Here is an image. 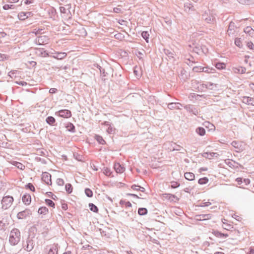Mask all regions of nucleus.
Masks as SVG:
<instances>
[{
  "label": "nucleus",
  "mask_w": 254,
  "mask_h": 254,
  "mask_svg": "<svg viewBox=\"0 0 254 254\" xmlns=\"http://www.w3.org/2000/svg\"><path fill=\"white\" fill-rule=\"evenodd\" d=\"M21 234L19 230L17 229H13L9 235V241L11 245H16L20 242Z\"/></svg>",
  "instance_id": "1"
},
{
  "label": "nucleus",
  "mask_w": 254,
  "mask_h": 254,
  "mask_svg": "<svg viewBox=\"0 0 254 254\" xmlns=\"http://www.w3.org/2000/svg\"><path fill=\"white\" fill-rule=\"evenodd\" d=\"M14 201L13 197L10 195H6L3 197L1 201V208L3 210L8 209L12 204Z\"/></svg>",
  "instance_id": "2"
},
{
  "label": "nucleus",
  "mask_w": 254,
  "mask_h": 254,
  "mask_svg": "<svg viewBox=\"0 0 254 254\" xmlns=\"http://www.w3.org/2000/svg\"><path fill=\"white\" fill-rule=\"evenodd\" d=\"M42 179L46 184L48 185H52L51 175L47 172H44L42 174Z\"/></svg>",
  "instance_id": "3"
},
{
  "label": "nucleus",
  "mask_w": 254,
  "mask_h": 254,
  "mask_svg": "<svg viewBox=\"0 0 254 254\" xmlns=\"http://www.w3.org/2000/svg\"><path fill=\"white\" fill-rule=\"evenodd\" d=\"M33 14L31 12H21L18 14V17L20 20H24L28 17H31Z\"/></svg>",
  "instance_id": "4"
},
{
  "label": "nucleus",
  "mask_w": 254,
  "mask_h": 254,
  "mask_svg": "<svg viewBox=\"0 0 254 254\" xmlns=\"http://www.w3.org/2000/svg\"><path fill=\"white\" fill-rule=\"evenodd\" d=\"M58 113L59 116L64 118H69L71 116V112L68 110H61Z\"/></svg>",
  "instance_id": "5"
},
{
  "label": "nucleus",
  "mask_w": 254,
  "mask_h": 254,
  "mask_svg": "<svg viewBox=\"0 0 254 254\" xmlns=\"http://www.w3.org/2000/svg\"><path fill=\"white\" fill-rule=\"evenodd\" d=\"M48 254H58V245L53 244L48 246Z\"/></svg>",
  "instance_id": "6"
},
{
  "label": "nucleus",
  "mask_w": 254,
  "mask_h": 254,
  "mask_svg": "<svg viewBox=\"0 0 254 254\" xmlns=\"http://www.w3.org/2000/svg\"><path fill=\"white\" fill-rule=\"evenodd\" d=\"M54 54L52 57L59 60L64 59L67 56V54L65 52H55Z\"/></svg>",
  "instance_id": "7"
},
{
  "label": "nucleus",
  "mask_w": 254,
  "mask_h": 254,
  "mask_svg": "<svg viewBox=\"0 0 254 254\" xmlns=\"http://www.w3.org/2000/svg\"><path fill=\"white\" fill-rule=\"evenodd\" d=\"M114 169L117 173H123L125 171V167L119 163H115Z\"/></svg>",
  "instance_id": "8"
},
{
  "label": "nucleus",
  "mask_w": 254,
  "mask_h": 254,
  "mask_svg": "<svg viewBox=\"0 0 254 254\" xmlns=\"http://www.w3.org/2000/svg\"><path fill=\"white\" fill-rule=\"evenodd\" d=\"M212 233L214 236L220 238H226L229 236L227 234L222 233L217 230H213Z\"/></svg>",
  "instance_id": "9"
},
{
  "label": "nucleus",
  "mask_w": 254,
  "mask_h": 254,
  "mask_svg": "<svg viewBox=\"0 0 254 254\" xmlns=\"http://www.w3.org/2000/svg\"><path fill=\"white\" fill-rule=\"evenodd\" d=\"M22 200L25 204L29 205L31 202V195L29 194H25L22 196Z\"/></svg>",
  "instance_id": "10"
},
{
  "label": "nucleus",
  "mask_w": 254,
  "mask_h": 254,
  "mask_svg": "<svg viewBox=\"0 0 254 254\" xmlns=\"http://www.w3.org/2000/svg\"><path fill=\"white\" fill-rule=\"evenodd\" d=\"M232 145L233 147L239 149V150H242L243 147L241 142L237 141H233L232 142Z\"/></svg>",
  "instance_id": "11"
},
{
  "label": "nucleus",
  "mask_w": 254,
  "mask_h": 254,
  "mask_svg": "<svg viewBox=\"0 0 254 254\" xmlns=\"http://www.w3.org/2000/svg\"><path fill=\"white\" fill-rule=\"evenodd\" d=\"M185 178L189 181H193L195 179V175L191 172H187L185 173Z\"/></svg>",
  "instance_id": "12"
},
{
  "label": "nucleus",
  "mask_w": 254,
  "mask_h": 254,
  "mask_svg": "<svg viewBox=\"0 0 254 254\" xmlns=\"http://www.w3.org/2000/svg\"><path fill=\"white\" fill-rule=\"evenodd\" d=\"M244 32L249 34L252 37H254V30L250 26H247L245 29Z\"/></svg>",
  "instance_id": "13"
},
{
  "label": "nucleus",
  "mask_w": 254,
  "mask_h": 254,
  "mask_svg": "<svg viewBox=\"0 0 254 254\" xmlns=\"http://www.w3.org/2000/svg\"><path fill=\"white\" fill-rule=\"evenodd\" d=\"M11 164L16 167L17 168L20 170H24L25 169V166L23 165L22 163L13 161L11 162Z\"/></svg>",
  "instance_id": "14"
},
{
  "label": "nucleus",
  "mask_w": 254,
  "mask_h": 254,
  "mask_svg": "<svg viewBox=\"0 0 254 254\" xmlns=\"http://www.w3.org/2000/svg\"><path fill=\"white\" fill-rule=\"evenodd\" d=\"M38 213L41 215H46L49 212L48 209L46 207H41L39 208Z\"/></svg>",
  "instance_id": "15"
},
{
  "label": "nucleus",
  "mask_w": 254,
  "mask_h": 254,
  "mask_svg": "<svg viewBox=\"0 0 254 254\" xmlns=\"http://www.w3.org/2000/svg\"><path fill=\"white\" fill-rule=\"evenodd\" d=\"M120 204L123 207H131V204L129 201H127L124 200H121L120 202Z\"/></svg>",
  "instance_id": "16"
},
{
  "label": "nucleus",
  "mask_w": 254,
  "mask_h": 254,
  "mask_svg": "<svg viewBox=\"0 0 254 254\" xmlns=\"http://www.w3.org/2000/svg\"><path fill=\"white\" fill-rule=\"evenodd\" d=\"M28 214V212H27L26 210L23 211L21 212H19L17 215V217L18 219H23L27 216V215Z\"/></svg>",
  "instance_id": "17"
},
{
  "label": "nucleus",
  "mask_w": 254,
  "mask_h": 254,
  "mask_svg": "<svg viewBox=\"0 0 254 254\" xmlns=\"http://www.w3.org/2000/svg\"><path fill=\"white\" fill-rule=\"evenodd\" d=\"M238 1L243 4H251L254 3V0H237Z\"/></svg>",
  "instance_id": "18"
},
{
  "label": "nucleus",
  "mask_w": 254,
  "mask_h": 254,
  "mask_svg": "<svg viewBox=\"0 0 254 254\" xmlns=\"http://www.w3.org/2000/svg\"><path fill=\"white\" fill-rule=\"evenodd\" d=\"M209 181V179L207 177L200 178L198 180V183L200 185L206 184Z\"/></svg>",
  "instance_id": "19"
},
{
  "label": "nucleus",
  "mask_w": 254,
  "mask_h": 254,
  "mask_svg": "<svg viewBox=\"0 0 254 254\" xmlns=\"http://www.w3.org/2000/svg\"><path fill=\"white\" fill-rule=\"evenodd\" d=\"M215 67L218 69H223L226 68V64L224 63H218L215 64Z\"/></svg>",
  "instance_id": "20"
},
{
  "label": "nucleus",
  "mask_w": 254,
  "mask_h": 254,
  "mask_svg": "<svg viewBox=\"0 0 254 254\" xmlns=\"http://www.w3.org/2000/svg\"><path fill=\"white\" fill-rule=\"evenodd\" d=\"M196 132L201 136L204 135L205 134L204 128L201 127H199L196 128Z\"/></svg>",
  "instance_id": "21"
},
{
  "label": "nucleus",
  "mask_w": 254,
  "mask_h": 254,
  "mask_svg": "<svg viewBox=\"0 0 254 254\" xmlns=\"http://www.w3.org/2000/svg\"><path fill=\"white\" fill-rule=\"evenodd\" d=\"M89 207L90 210L94 212L97 213L98 211V208L93 203H89Z\"/></svg>",
  "instance_id": "22"
},
{
  "label": "nucleus",
  "mask_w": 254,
  "mask_h": 254,
  "mask_svg": "<svg viewBox=\"0 0 254 254\" xmlns=\"http://www.w3.org/2000/svg\"><path fill=\"white\" fill-rule=\"evenodd\" d=\"M246 68L243 67H239L234 68V71L236 73H244L246 72Z\"/></svg>",
  "instance_id": "23"
},
{
  "label": "nucleus",
  "mask_w": 254,
  "mask_h": 254,
  "mask_svg": "<svg viewBox=\"0 0 254 254\" xmlns=\"http://www.w3.org/2000/svg\"><path fill=\"white\" fill-rule=\"evenodd\" d=\"M235 44L237 46H238L239 48H242L243 47L242 42L240 38H236L235 40Z\"/></svg>",
  "instance_id": "24"
},
{
  "label": "nucleus",
  "mask_w": 254,
  "mask_h": 254,
  "mask_svg": "<svg viewBox=\"0 0 254 254\" xmlns=\"http://www.w3.org/2000/svg\"><path fill=\"white\" fill-rule=\"evenodd\" d=\"M138 213L140 215H144L147 214V210L145 208H139Z\"/></svg>",
  "instance_id": "25"
},
{
  "label": "nucleus",
  "mask_w": 254,
  "mask_h": 254,
  "mask_svg": "<svg viewBox=\"0 0 254 254\" xmlns=\"http://www.w3.org/2000/svg\"><path fill=\"white\" fill-rule=\"evenodd\" d=\"M95 139L96 140L101 144H104L105 143V141L103 139L102 136L99 135H96Z\"/></svg>",
  "instance_id": "26"
},
{
  "label": "nucleus",
  "mask_w": 254,
  "mask_h": 254,
  "mask_svg": "<svg viewBox=\"0 0 254 254\" xmlns=\"http://www.w3.org/2000/svg\"><path fill=\"white\" fill-rule=\"evenodd\" d=\"M142 37L146 40V41L148 42V39L149 37V34L147 31H143L141 34Z\"/></svg>",
  "instance_id": "27"
},
{
  "label": "nucleus",
  "mask_w": 254,
  "mask_h": 254,
  "mask_svg": "<svg viewBox=\"0 0 254 254\" xmlns=\"http://www.w3.org/2000/svg\"><path fill=\"white\" fill-rule=\"evenodd\" d=\"M46 122L49 125H53L55 122V119L53 117H48L46 119Z\"/></svg>",
  "instance_id": "28"
},
{
  "label": "nucleus",
  "mask_w": 254,
  "mask_h": 254,
  "mask_svg": "<svg viewBox=\"0 0 254 254\" xmlns=\"http://www.w3.org/2000/svg\"><path fill=\"white\" fill-rule=\"evenodd\" d=\"M46 203L47 205L52 208H55V203L51 199H47L45 200Z\"/></svg>",
  "instance_id": "29"
},
{
  "label": "nucleus",
  "mask_w": 254,
  "mask_h": 254,
  "mask_svg": "<svg viewBox=\"0 0 254 254\" xmlns=\"http://www.w3.org/2000/svg\"><path fill=\"white\" fill-rule=\"evenodd\" d=\"M192 70L194 72H201V71H204V67L201 66H194L192 68Z\"/></svg>",
  "instance_id": "30"
},
{
  "label": "nucleus",
  "mask_w": 254,
  "mask_h": 254,
  "mask_svg": "<svg viewBox=\"0 0 254 254\" xmlns=\"http://www.w3.org/2000/svg\"><path fill=\"white\" fill-rule=\"evenodd\" d=\"M85 193L88 197H92L93 195L92 191L89 189H86L85 190Z\"/></svg>",
  "instance_id": "31"
},
{
  "label": "nucleus",
  "mask_w": 254,
  "mask_h": 254,
  "mask_svg": "<svg viewBox=\"0 0 254 254\" xmlns=\"http://www.w3.org/2000/svg\"><path fill=\"white\" fill-rule=\"evenodd\" d=\"M65 190L68 193H71L72 190V187L70 184H67L65 185Z\"/></svg>",
  "instance_id": "32"
},
{
  "label": "nucleus",
  "mask_w": 254,
  "mask_h": 254,
  "mask_svg": "<svg viewBox=\"0 0 254 254\" xmlns=\"http://www.w3.org/2000/svg\"><path fill=\"white\" fill-rule=\"evenodd\" d=\"M103 173L107 176H111L112 174V172L110 169L107 168L104 169Z\"/></svg>",
  "instance_id": "33"
},
{
  "label": "nucleus",
  "mask_w": 254,
  "mask_h": 254,
  "mask_svg": "<svg viewBox=\"0 0 254 254\" xmlns=\"http://www.w3.org/2000/svg\"><path fill=\"white\" fill-rule=\"evenodd\" d=\"M244 98L247 100V102L249 104H251L252 105L254 106V100L253 98H251L250 97H244Z\"/></svg>",
  "instance_id": "34"
},
{
  "label": "nucleus",
  "mask_w": 254,
  "mask_h": 254,
  "mask_svg": "<svg viewBox=\"0 0 254 254\" xmlns=\"http://www.w3.org/2000/svg\"><path fill=\"white\" fill-rule=\"evenodd\" d=\"M66 127L69 131H73L74 129V126L71 123H68Z\"/></svg>",
  "instance_id": "35"
},
{
  "label": "nucleus",
  "mask_w": 254,
  "mask_h": 254,
  "mask_svg": "<svg viewBox=\"0 0 254 254\" xmlns=\"http://www.w3.org/2000/svg\"><path fill=\"white\" fill-rule=\"evenodd\" d=\"M207 154V157L209 158V159L211 158V157H213L214 156H216V157H217L218 156V154L214 152H211L209 153H206Z\"/></svg>",
  "instance_id": "36"
},
{
  "label": "nucleus",
  "mask_w": 254,
  "mask_h": 254,
  "mask_svg": "<svg viewBox=\"0 0 254 254\" xmlns=\"http://www.w3.org/2000/svg\"><path fill=\"white\" fill-rule=\"evenodd\" d=\"M121 5H118V7H114L113 9V11L116 13H121L122 12V10L121 7Z\"/></svg>",
  "instance_id": "37"
},
{
  "label": "nucleus",
  "mask_w": 254,
  "mask_h": 254,
  "mask_svg": "<svg viewBox=\"0 0 254 254\" xmlns=\"http://www.w3.org/2000/svg\"><path fill=\"white\" fill-rule=\"evenodd\" d=\"M57 183L59 186H63L64 184V182L62 179L59 178L57 180Z\"/></svg>",
  "instance_id": "38"
},
{
  "label": "nucleus",
  "mask_w": 254,
  "mask_h": 254,
  "mask_svg": "<svg viewBox=\"0 0 254 254\" xmlns=\"http://www.w3.org/2000/svg\"><path fill=\"white\" fill-rule=\"evenodd\" d=\"M26 187L28 189H29L31 191H35V188L34 186L31 184L29 183L27 186Z\"/></svg>",
  "instance_id": "39"
},
{
  "label": "nucleus",
  "mask_w": 254,
  "mask_h": 254,
  "mask_svg": "<svg viewBox=\"0 0 254 254\" xmlns=\"http://www.w3.org/2000/svg\"><path fill=\"white\" fill-rule=\"evenodd\" d=\"M247 46L251 50H253L254 49V45L251 42H249L247 43Z\"/></svg>",
  "instance_id": "40"
},
{
  "label": "nucleus",
  "mask_w": 254,
  "mask_h": 254,
  "mask_svg": "<svg viewBox=\"0 0 254 254\" xmlns=\"http://www.w3.org/2000/svg\"><path fill=\"white\" fill-rule=\"evenodd\" d=\"M211 203L210 201L203 202L201 204V206L206 207L210 205Z\"/></svg>",
  "instance_id": "41"
},
{
  "label": "nucleus",
  "mask_w": 254,
  "mask_h": 254,
  "mask_svg": "<svg viewBox=\"0 0 254 254\" xmlns=\"http://www.w3.org/2000/svg\"><path fill=\"white\" fill-rule=\"evenodd\" d=\"M131 188L134 190H140V189L141 188V187L139 186H136V185H132L131 187Z\"/></svg>",
  "instance_id": "42"
},
{
  "label": "nucleus",
  "mask_w": 254,
  "mask_h": 254,
  "mask_svg": "<svg viewBox=\"0 0 254 254\" xmlns=\"http://www.w3.org/2000/svg\"><path fill=\"white\" fill-rule=\"evenodd\" d=\"M12 6V5L5 4L3 5V8L4 9L7 10L9 8H11Z\"/></svg>",
  "instance_id": "43"
},
{
  "label": "nucleus",
  "mask_w": 254,
  "mask_h": 254,
  "mask_svg": "<svg viewBox=\"0 0 254 254\" xmlns=\"http://www.w3.org/2000/svg\"><path fill=\"white\" fill-rule=\"evenodd\" d=\"M177 106L176 103H170L168 105V107L170 109H172L175 108V107Z\"/></svg>",
  "instance_id": "44"
},
{
  "label": "nucleus",
  "mask_w": 254,
  "mask_h": 254,
  "mask_svg": "<svg viewBox=\"0 0 254 254\" xmlns=\"http://www.w3.org/2000/svg\"><path fill=\"white\" fill-rule=\"evenodd\" d=\"M62 209H63L64 210H66L68 208V206H67V205L65 203H63L62 204Z\"/></svg>",
  "instance_id": "45"
},
{
  "label": "nucleus",
  "mask_w": 254,
  "mask_h": 254,
  "mask_svg": "<svg viewBox=\"0 0 254 254\" xmlns=\"http://www.w3.org/2000/svg\"><path fill=\"white\" fill-rule=\"evenodd\" d=\"M114 130L115 129L111 127H109L108 129H107V131L110 133H113V132H114Z\"/></svg>",
  "instance_id": "46"
},
{
  "label": "nucleus",
  "mask_w": 254,
  "mask_h": 254,
  "mask_svg": "<svg viewBox=\"0 0 254 254\" xmlns=\"http://www.w3.org/2000/svg\"><path fill=\"white\" fill-rule=\"evenodd\" d=\"M179 186V184L177 182H173L172 183V187L173 188H176Z\"/></svg>",
  "instance_id": "47"
},
{
  "label": "nucleus",
  "mask_w": 254,
  "mask_h": 254,
  "mask_svg": "<svg viewBox=\"0 0 254 254\" xmlns=\"http://www.w3.org/2000/svg\"><path fill=\"white\" fill-rule=\"evenodd\" d=\"M57 91V89L56 88H51L49 90V92L50 93H52V94H53V93H55L56 92V91Z\"/></svg>",
  "instance_id": "48"
},
{
  "label": "nucleus",
  "mask_w": 254,
  "mask_h": 254,
  "mask_svg": "<svg viewBox=\"0 0 254 254\" xmlns=\"http://www.w3.org/2000/svg\"><path fill=\"white\" fill-rule=\"evenodd\" d=\"M207 170V168H205V167H202V168H200L199 169V173H202V172H204V171H206Z\"/></svg>",
  "instance_id": "49"
},
{
  "label": "nucleus",
  "mask_w": 254,
  "mask_h": 254,
  "mask_svg": "<svg viewBox=\"0 0 254 254\" xmlns=\"http://www.w3.org/2000/svg\"><path fill=\"white\" fill-rule=\"evenodd\" d=\"M236 181L237 182L239 185H240L242 183V178H237Z\"/></svg>",
  "instance_id": "50"
},
{
  "label": "nucleus",
  "mask_w": 254,
  "mask_h": 254,
  "mask_svg": "<svg viewBox=\"0 0 254 254\" xmlns=\"http://www.w3.org/2000/svg\"><path fill=\"white\" fill-rule=\"evenodd\" d=\"M33 2V0H25L24 1L25 4H29Z\"/></svg>",
  "instance_id": "51"
},
{
  "label": "nucleus",
  "mask_w": 254,
  "mask_h": 254,
  "mask_svg": "<svg viewBox=\"0 0 254 254\" xmlns=\"http://www.w3.org/2000/svg\"><path fill=\"white\" fill-rule=\"evenodd\" d=\"M249 86L251 89L254 91V83H251L250 84Z\"/></svg>",
  "instance_id": "52"
},
{
  "label": "nucleus",
  "mask_w": 254,
  "mask_h": 254,
  "mask_svg": "<svg viewBox=\"0 0 254 254\" xmlns=\"http://www.w3.org/2000/svg\"><path fill=\"white\" fill-rule=\"evenodd\" d=\"M5 0L8 2H12V3L17 2L18 1V0Z\"/></svg>",
  "instance_id": "53"
},
{
  "label": "nucleus",
  "mask_w": 254,
  "mask_h": 254,
  "mask_svg": "<svg viewBox=\"0 0 254 254\" xmlns=\"http://www.w3.org/2000/svg\"><path fill=\"white\" fill-rule=\"evenodd\" d=\"M244 181L246 182V184L247 185V184H249L250 183V181L249 179H246L244 180Z\"/></svg>",
  "instance_id": "54"
},
{
  "label": "nucleus",
  "mask_w": 254,
  "mask_h": 254,
  "mask_svg": "<svg viewBox=\"0 0 254 254\" xmlns=\"http://www.w3.org/2000/svg\"><path fill=\"white\" fill-rule=\"evenodd\" d=\"M127 195L132 196L136 198H139V197L136 194L128 193V194H127Z\"/></svg>",
  "instance_id": "55"
},
{
  "label": "nucleus",
  "mask_w": 254,
  "mask_h": 254,
  "mask_svg": "<svg viewBox=\"0 0 254 254\" xmlns=\"http://www.w3.org/2000/svg\"><path fill=\"white\" fill-rule=\"evenodd\" d=\"M115 36L117 39H120V37L121 36V35L120 34H116Z\"/></svg>",
  "instance_id": "56"
},
{
  "label": "nucleus",
  "mask_w": 254,
  "mask_h": 254,
  "mask_svg": "<svg viewBox=\"0 0 254 254\" xmlns=\"http://www.w3.org/2000/svg\"><path fill=\"white\" fill-rule=\"evenodd\" d=\"M32 248V247H29V245H28L27 247V250L30 251Z\"/></svg>",
  "instance_id": "57"
},
{
  "label": "nucleus",
  "mask_w": 254,
  "mask_h": 254,
  "mask_svg": "<svg viewBox=\"0 0 254 254\" xmlns=\"http://www.w3.org/2000/svg\"><path fill=\"white\" fill-rule=\"evenodd\" d=\"M210 125L211 126V127H212V128H211V129H213V130H214V128H215V127H214L213 125H212V124H210Z\"/></svg>",
  "instance_id": "58"
},
{
  "label": "nucleus",
  "mask_w": 254,
  "mask_h": 254,
  "mask_svg": "<svg viewBox=\"0 0 254 254\" xmlns=\"http://www.w3.org/2000/svg\"><path fill=\"white\" fill-rule=\"evenodd\" d=\"M215 254H224L222 252H216L215 253Z\"/></svg>",
  "instance_id": "59"
},
{
  "label": "nucleus",
  "mask_w": 254,
  "mask_h": 254,
  "mask_svg": "<svg viewBox=\"0 0 254 254\" xmlns=\"http://www.w3.org/2000/svg\"><path fill=\"white\" fill-rule=\"evenodd\" d=\"M207 68H205L204 67V69H206ZM201 72H203V71H201ZM203 72H209V71H207V69H204V71H203Z\"/></svg>",
  "instance_id": "60"
},
{
  "label": "nucleus",
  "mask_w": 254,
  "mask_h": 254,
  "mask_svg": "<svg viewBox=\"0 0 254 254\" xmlns=\"http://www.w3.org/2000/svg\"><path fill=\"white\" fill-rule=\"evenodd\" d=\"M63 254H69L67 253H65Z\"/></svg>",
  "instance_id": "61"
},
{
  "label": "nucleus",
  "mask_w": 254,
  "mask_h": 254,
  "mask_svg": "<svg viewBox=\"0 0 254 254\" xmlns=\"http://www.w3.org/2000/svg\"><path fill=\"white\" fill-rule=\"evenodd\" d=\"M33 63H34V64H36V62H33Z\"/></svg>",
  "instance_id": "62"
},
{
  "label": "nucleus",
  "mask_w": 254,
  "mask_h": 254,
  "mask_svg": "<svg viewBox=\"0 0 254 254\" xmlns=\"http://www.w3.org/2000/svg\"><path fill=\"white\" fill-rule=\"evenodd\" d=\"M134 72L137 73V71H136V70H134Z\"/></svg>",
  "instance_id": "63"
},
{
  "label": "nucleus",
  "mask_w": 254,
  "mask_h": 254,
  "mask_svg": "<svg viewBox=\"0 0 254 254\" xmlns=\"http://www.w3.org/2000/svg\"><path fill=\"white\" fill-rule=\"evenodd\" d=\"M134 72L137 73V71H136V70H134Z\"/></svg>",
  "instance_id": "64"
}]
</instances>
